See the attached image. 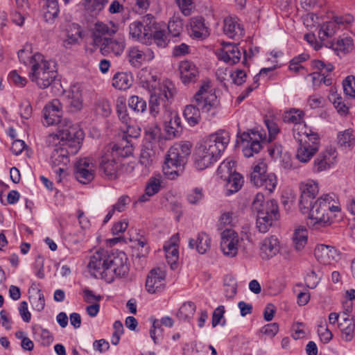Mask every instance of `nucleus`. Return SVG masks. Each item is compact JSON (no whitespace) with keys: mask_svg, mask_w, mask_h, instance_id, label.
Wrapping results in <instances>:
<instances>
[{"mask_svg":"<svg viewBox=\"0 0 355 355\" xmlns=\"http://www.w3.org/2000/svg\"><path fill=\"white\" fill-rule=\"evenodd\" d=\"M60 136L52 134L49 135L47 141L49 145L54 146L51 153V162L53 166H58L56 173L58 174V181H61V173L64 171V166L69 162V156L75 155L80 148L84 133L79 127H71L63 129L61 126Z\"/></svg>","mask_w":355,"mask_h":355,"instance_id":"f257e3e1","label":"nucleus"},{"mask_svg":"<svg viewBox=\"0 0 355 355\" xmlns=\"http://www.w3.org/2000/svg\"><path fill=\"white\" fill-rule=\"evenodd\" d=\"M128 257L123 252L115 251L110 254L98 250L94 254L88 263L92 275L112 282L114 276L124 277L129 271Z\"/></svg>","mask_w":355,"mask_h":355,"instance_id":"f03ea898","label":"nucleus"},{"mask_svg":"<svg viewBox=\"0 0 355 355\" xmlns=\"http://www.w3.org/2000/svg\"><path fill=\"white\" fill-rule=\"evenodd\" d=\"M306 209L302 212L309 214L307 224L315 229L329 226L336 217L335 213L340 211V206L330 194L318 198Z\"/></svg>","mask_w":355,"mask_h":355,"instance_id":"7ed1b4c3","label":"nucleus"},{"mask_svg":"<svg viewBox=\"0 0 355 355\" xmlns=\"http://www.w3.org/2000/svg\"><path fill=\"white\" fill-rule=\"evenodd\" d=\"M140 84L142 87L147 89L150 92V114L154 118H157L159 114L164 116L165 110H168L167 103L173 96L171 88V83L166 80L157 87V76H150L149 79H142L140 77Z\"/></svg>","mask_w":355,"mask_h":355,"instance_id":"20e7f679","label":"nucleus"},{"mask_svg":"<svg viewBox=\"0 0 355 355\" xmlns=\"http://www.w3.org/2000/svg\"><path fill=\"white\" fill-rule=\"evenodd\" d=\"M252 207L257 212V227L260 232H266L279 218L277 201L273 199L265 201L262 193L255 196Z\"/></svg>","mask_w":355,"mask_h":355,"instance_id":"39448f33","label":"nucleus"},{"mask_svg":"<svg viewBox=\"0 0 355 355\" xmlns=\"http://www.w3.org/2000/svg\"><path fill=\"white\" fill-rule=\"evenodd\" d=\"M191 153V144H178L171 147L168 151L163 172L168 179H175L182 173L187 157Z\"/></svg>","mask_w":355,"mask_h":355,"instance_id":"423d86ee","label":"nucleus"},{"mask_svg":"<svg viewBox=\"0 0 355 355\" xmlns=\"http://www.w3.org/2000/svg\"><path fill=\"white\" fill-rule=\"evenodd\" d=\"M31 63L32 65L30 73L31 80L36 83L42 89L50 86L56 77L55 67L49 61L44 60V56L40 53L34 54Z\"/></svg>","mask_w":355,"mask_h":355,"instance_id":"0eeeda50","label":"nucleus"},{"mask_svg":"<svg viewBox=\"0 0 355 355\" xmlns=\"http://www.w3.org/2000/svg\"><path fill=\"white\" fill-rule=\"evenodd\" d=\"M211 82L205 80L202 82L198 91L193 96V103L202 113L214 117L219 112L220 101L216 94L211 89Z\"/></svg>","mask_w":355,"mask_h":355,"instance_id":"6e6552de","label":"nucleus"},{"mask_svg":"<svg viewBox=\"0 0 355 355\" xmlns=\"http://www.w3.org/2000/svg\"><path fill=\"white\" fill-rule=\"evenodd\" d=\"M43 115L45 124L58 125V134H56L58 136H60L62 125L64 127L63 129L67 130L71 127H78L77 125L72 124L71 121L67 119H62V104L58 99H53L45 105L43 109Z\"/></svg>","mask_w":355,"mask_h":355,"instance_id":"1a4fd4ad","label":"nucleus"},{"mask_svg":"<svg viewBox=\"0 0 355 355\" xmlns=\"http://www.w3.org/2000/svg\"><path fill=\"white\" fill-rule=\"evenodd\" d=\"M267 165L263 162L254 166L250 174V181L256 187H263L272 193L277 184V176L274 173H266Z\"/></svg>","mask_w":355,"mask_h":355,"instance_id":"9d476101","label":"nucleus"},{"mask_svg":"<svg viewBox=\"0 0 355 355\" xmlns=\"http://www.w3.org/2000/svg\"><path fill=\"white\" fill-rule=\"evenodd\" d=\"M132 128L128 126L127 132L123 135L122 139L117 144L107 146L105 149L108 150L110 153L112 154L113 157L116 159L118 157H127L132 155L133 148L131 144V140L128 138H137L139 133L136 132L135 135H132Z\"/></svg>","mask_w":355,"mask_h":355,"instance_id":"9b49d317","label":"nucleus"},{"mask_svg":"<svg viewBox=\"0 0 355 355\" xmlns=\"http://www.w3.org/2000/svg\"><path fill=\"white\" fill-rule=\"evenodd\" d=\"M220 249L223 254L230 257H235L241 239L236 232L232 229H225L220 234Z\"/></svg>","mask_w":355,"mask_h":355,"instance_id":"f8f14e48","label":"nucleus"},{"mask_svg":"<svg viewBox=\"0 0 355 355\" xmlns=\"http://www.w3.org/2000/svg\"><path fill=\"white\" fill-rule=\"evenodd\" d=\"M302 135L295 136V139L298 142L299 147L297 150L296 158L302 163L309 162L318 152L316 137H313L311 138L313 141V144L308 145L306 144V137L304 135L303 132L301 131Z\"/></svg>","mask_w":355,"mask_h":355,"instance_id":"ddd939ff","label":"nucleus"},{"mask_svg":"<svg viewBox=\"0 0 355 355\" xmlns=\"http://www.w3.org/2000/svg\"><path fill=\"white\" fill-rule=\"evenodd\" d=\"M228 143L229 137L227 133L223 132L211 135L200 146L205 148L206 150L210 152L211 155L217 158L224 151Z\"/></svg>","mask_w":355,"mask_h":355,"instance_id":"4468645a","label":"nucleus"},{"mask_svg":"<svg viewBox=\"0 0 355 355\" xmlns=\"http://www.w3.org/2000/svg\"><path fill=\"white\" fill-rule=\"evenodd\" d=\"M166 272L160 268L152 269L146 278V288L151 294L160 293L165 288Z\"/></svg>","mask_w":355,"mask_h":355,"instance_id":"2eb2a0df","label":"nucleus"},{"mask_svg":"<svg viewBox=\"0 0 355 355\" xmlns=\"http://www.w3.org/2000/svg\"><path fill=\"white\" fill-rule=\"evenodd\" d=\"M159 119L163 122L164 130L169 139L177 137L182 132L181 119L178 114L165 110L164 116H162Z\"/></svg>","mask_w":355,"mask_h":355,"instance_id":"dca6fc26","label":"nucleus"},{"mask_svg":"<svg viewBox=\"0 0 355 355\" xmlns=\"http://www.w3.org/2000/svg\"><path fill=\"white\" fill-rule=\"evenodd\" d=\"M116 31L117 27L113 24L108 25L101 21L96 22L92 29V44L94 47L101 45L104 40L108 38L107 36L115 34Z\"/></svg>","mask_w":355,"mask_h":355,"instance_id":"f3484780","label":"nucleus"},{"mask_svg":"<svg viewBox=\"0 0 355 355\" xmlns=\"http://www.w3.org/2000/svg\"><path fill=\"white\" fill-rule=\"evenodd\" d=\"M260 256L263 260H269L275 257L281 250L279 239L272 235L265 238L259 244Z\"/></svg>","mask_w":355,"mask_h":355,"instance_id":"a211bd4d","label":"nucleus"},{"mask_svg":"<svg viewBox=\"0 0 355 355\" xmlns=\"http://www.w3.org/2000/svg\"><path fill=\"white\" fill-rule=\"evenodd\" d=\"M336 157V150L331 148L320 153L314 160L313 171L320 173L330 168L334 164Z\"/></svg>","mask_w":355,"mask_h":355,"instance_id":"6ab92c4d","label":"nucleus"},{"mask_svg":"<svg viewBox=\"0 0 355 355\" xmlns=\"http://www.w3.org/2000/svg\"><path fill=\"white\" fill-rule=\"evenodd\" d=\"M218 59L229 64H234L239 62L241 52L237 44L223 43V48L218 50Z\"/></svg>","mask_w":355,"mask_h":355,"instance_id":"aec40b11","label":"nucleus"},{"mask_svg":"<svg viewBox=\"0 0 355 355\" xmlns=\"http://www.w3.org/2000/svg\"><path fill=\"white\" fill-rule=\"evenodd\" d=\"M110 152L109 149H103L99 168L107 178L115 179L117 177L118 164L116 159Z\"/></svg>","mask_w":355,"mask_h":355,"instance_id":"412c9836","label":"nucleus"},{"mask_svg":"<svg viewBox=\"0 0 355 355\" xmlns=\"http://www.w3.org/2000/svg\"><path fill=\"white\" fill-rule=\"evenodd\" d=\"M302 194L300 200V209L301 211H306L308 206H311L314 202L315 197L318 193V186L315 182L304 184L301 187Z\"/></svg>","mask_w":355,"mask_h":355,"instance_id":"4be33fe9","label":"nucleus"},{"mask_svg":"<svg viewBox=\"0 0 355 355\" xmlns=\"http://www.w3.org/2000/svg\"><path fill=\"white\" fill-rule=\"evenodd\" d=\"M314 254L317 260L324 265L330 264L339 256L335 248L323 244L318 245L315 247Z\"/></svg>","mask_w":355,"mask_h":355,"instance_id":"5701e85b","label":"nucleus"},{"mask_svg":"<svg viewBox=\"0 0 355 355\" xmlns=\"http://www.w3.org/2000/svg\"><path fill=\"white\" fill-rule=\"evenodd\" d=\"M96 48L100 49V52L103 55L109 54H114V55H121L125 49V42L123 40H116L108 37L102 42L99 46Z\"/></svg>","mask_w":355,"mask_h":355,"instance_id":"b1692460","label":"nucleus"},{"mask_svg":"<svg viewBox=\"0 0 355 355\" xmlns=\"http://www.w3.org/2000/svg\"><path fill=\"white\" fill-rule=\"evenodd\" d=\"M180 78L184 84L194 83L199 76V71L197 67L191 62L182 61L179 65Z\"/></svg>","mask_w":355,"mask_h":355,"instance_id":"393cba45","label":"nucleus"},{"mask_svg":"<svg viewBox=\"0 0 355 355\" xmlns=\"http://www.w3.org/2000/svg\"><path fill=\"white\" fill-rule=\"evenodd\" d=\"M194 157V164L198 170L205 169L217 159L214 155H211L210 152L206 150L205 148H203L200 145L196 148Z\"/></svg>","mask_w":355,"mask_h":355,"instance_id":"a878e982","label":"nucleus"},{"mask_svg":"<svg viewBox=\"0 0 355 355\" xmlns=\"http://www.w3.org/2000/svg\"><path fill=\"white\" fill-rule=\"evenodd\" d=\"M223 32L231 39H239L244 35V31L238 23V19L230 16L223 20Z\"/></svg>","mask_w":355,"mask_h":355,"instance_id":"bb28decb","label":"nucleus"},{"mask_svg":"<svg viewBox=\"0 0 355 355\" xmlns=\"http://www.w3.org/2000/svg\"><path fill=\"white\" fill-rule=\"evenodd\" d=\"M178 234H174L164 245V250L166 253V259L167 262L173 266L175 264L179 258L178 252Z\"/></svg>","mask_w":355,"mask_h":355,"instance_id":"cd10ccee","label":"nucleus"},{"mask_svg":"<svg viewBox=\"0 0 355 355\" xmlns=\"http://www.w3.org/2000/svg\"><path fill=\"white\" fill-rule=\"evenodd\" d=\"M155 153L152 148L145 146L141 149L139 157V166H142L143 168L141 175L146 176L150 173Z\"/></svg>","mask_w":355,"mask_h":355,"instance_id":"c85d7f7f","label":"nucleus"},{"mask_svg":"<svg viewBox=\"0 0 355 355\" xmlns=\"http://www.w3.org/2000/svg\"><path fill=\"white\" fill-rule=\"evenodd\" d=\"M190 248H195L200 254H205L211 248V239L209 235L205 232L198 234L197 239H191L189 242Z\"/></svg>","mask_w":355,"mask_h":355,"instance_id":"c756f323","label":"nucleus"},{"mask_svg":"<svg viewBox=\"0 0 355 355\" xmlns=\"http://www.w3.org/2000/svg\"><path fill=\"white\" fill-rule=\"evenodd\" d=\"M132 82V76L126 72H117L112 78V86L119 90L128 89Z\"/></svg>","mask_w":355,"mask_h":355,"instance_id":"7c9ffc66","label":"nucleus"},{"mask_svg":"<svg viewBox=\"0 0 355 355\" xmlns=\"http://www.w3.org/2000/svg\"><path fill=\"white\" fill-rule=\"evenodd\" d=\"M308 232L306 227L300 226L295 230L293 241L295 249L300 251L307 243Z\"/></svg>","mask_w":355,"mask_h":355,"instance_id":"2f4dec72","label":"nucleus"},{"mask_svg":"<svg viewBox=\"0 0 355 355\" xmlns=\"http://www.w3.org/2000/svg\"><path fill=\"white\" fill-rule=\"evenodd\" d=\"M80 37V27L78 24H72L67 30V37L63 41V45L65 48H70L72 45L77 44Z\"/></svg>","mask_w":355,"mask_h":355,"instance_id":"473e14b6","label":"nucleus"},{"mask_svg":"<svg viewBox=\"0 0 355 355\" xmlns=\"http://www.w3.org/2000/svg\"><path fill=\"white\" fill-rule=\"evenodd\" d=\"M191 34L196 38L205 37L208 34L207 29L201 17H193L190 21Z\"/></svg>","mask_w":355,"mask_h":355,"instance_id":"72a5a7b5","label":"nucleus"},{"mask_svg":"<svg viewBox=\"0 0 355 355\" xmlns=\"http://www.w3.org/2000/svg\"><path fill=\"white\" fill-rule=\"evenodd\" d=\"M200 110L196 104L188 105L185 107L184 110V116L187 121L188 123L194 126L198 124L200 119Z\"/></svg>","mask_w":355,"mask_h":355,"instance_id":"f704fd0d","label":"nucleus"},{"mask_svg":"<svg viewBox=\"0 0 355 355\" xmlns=\"http://www.w3.org/2000/svg\"><path fill=\"white\" fill-rule=\"evenodd\" d=\"M301 131L303 132L304 135L307 136L306 137V144L308 145L313 144V141L311 140V137H315L317 140V149L319 150L320 147V137L318 133L313 132L312 130H311L309 128H308L305 124H300L297 125L295 128H293V137H295V136L300 137V135H302L301 133Z\"/></svg>","mask_w":355,"mask_h":355,"instance_id":"c9c22d12","label":"nucleus"},{"mask_svg":"<svg viewBox=\"0 0 355 355\" xmlns=\"http://www.w3.org/2000/svg\"><path fill=\"white\" fill-rule=\"evenodd\" d=\"M43 9L44 10V17L46 21L53 20L58 17L59 13V6L58 0H43Z\"/></svg>","mask_w":355,"mask_h":355,"instance_id":"e433bc0d","label":"nucleus"},{"mask_svg":"<svg viewBox=\"0 0 355 355\" xmlns=\"http://www.w3.org/2000/svg\"><path fill=\"white\" fill-rule=\"evenodd\" d=\"M196 306L192 302H184L177 312L176 316L182 320H189L194 315Z\"/></svg>","mask_w":355,"mask_h":355,"instance_id":"4c0bfd02","label":"nucleus"},{"mask_svg":"<svg viewBox=\"0 0 355 355\" xmlns=\"http://www.w3.org/2000/svg\"><path fill=\"white\" fill-rule=\"evenodd\" d=\"M108 0H84L83 6L92 15H96L103 10Z\"/></svg>","mask_w":355,"mask_h":355,"instance_id":"58836bf2","label":"nucleus"},{"mask_svg":"<svg viewBox=\"0 0 355 355\" xmlns=\"http://www.w3.org/2000/svg\"><path fill=\"white\" fill-rule=\"evenodd\" d=\"M226 182L227 192L228 194H232L241 188L243 180L239 173L234 172Z\"/></svg>","mask_w":355,"mask_h":355,"instance_id":"ea45409f","label":"nucleus"},{"mask_svg":"<svg viewBox=\"0 0 355 355\" xmlns=\"http://www.w3.org/2000/svg\"><path fill=\"white\" fill-rule=\"evenodd\" d=\"M69 105L75 110H79L83 106L82 94L79 87L73 86L69 92Z\"/></svg>","mask_w":355,"mask_h":355,"instance_id":"a19ab883","label":"nucleus"},{"mask_svg":"<svg viewBox=\"0 0 355 355\" xmlns=\"http://www.w3.org/2000/svg\"><path fill=\"white\" fill-rule=\"evenodd\" d=\"M331 47L335 51L342 52L344 53H348L354 49L353 40L350 37L338 40L336 42H333L331 44Z\"/></svg>","mask_w":355,"mask_h":355,"instance_id":"79ce46f5","label":"nucleus"},{"mask_svg":"<svg viewBox=\"0 0 355 355\" xmlns=\"http://www.w3.org/2000/svg\"><path fill=\"white\" fill-rule=\"evenodd\" d=\"M140 22L142 23L144 33L146 35H152V31L161 26L159 23L156 22L154 16L151 14H147L142 17Z\"/></svg>","mask_w":355,"mask_h":355,"instance_id":"37998d69","label":"nucleus"},{"mask_svg":"<svg viewBox=\"0 0 355 355\" xmlns=\"http://www.w3.org/2000/svg\"><path fill=\"white\" fill-rule=\"evenodd\" d=\"M303 112L297 109H291L283 114V120L286 123H292L295 124V128L297 125L302 124Z\"/></svg>","mask_w":355,"mask_h":355,"instance_id":"c03bdc74","label":"nucleus"},{"mask_svg":"<svg viewBox=\"0 0 355 355\" xmlns=\"http://www.w3.org/2000/svg\"><path fill=\"white\" fill-rule=\"evenodd\" d=\"M235 162L232 161H224L217 169V175L226 181L234 173V167Z\"/></svg>","mask_w":355,"mask_h":355,"instance_id":"a18cd8bd","label":"nucleus"},{"mask_svg":"<svg viewBox=\"0 0 355 355\" xmlns=\"http://www.w3.org/2000/svg\"><path fill=\"white\" fill-rule=\"evenodd\" d=\"M338 144L345 147H350L355 143V138L352 129H347L341 131L338 134Z\"/></svg>","mask_w":355,"mask_h":355,"instance_id":"49530a36","label":"nucleus"},{"mask_svg":"<svg viewBox=\"0 0 355 355\" xmlns=\"http://www.w3.org/2000/svg\"><path fill=\"white\" fill-rule=\"evenodd\" d=\"M337 25L334 21H328L321 26L318 33L321 40H325L328 37H331L337 31Z\"/></svg>","mask_w":355,"mask_h":355,"instance_id":"de8ad7c7","label":"nucleus"},{"mask_svg":"<svg viewBox=\"0 0 355 355\" xmlns=\"http://www.w3.org/2000/svg\"><path fill=\"white\" fill-rule=\"evenodd\" d=\"M225 295L227 298H233L236 293L237 284L234 277L230 275L225 276L223 283Z\"/></svg>","mask_w":355,"mask_h":355,"instance_id":"09e8293b","label":"nucleus"},{"mask_svg":"<svg viewBox=\"0 0 355 355\" xmlns=\"http://www.w3.org/2000/svg\"><path fill=\"white\" fill-rule=\"evenodd\" d=\"M152 37L155 43L161 48H165L168 43V40L165 31L161 26L152 31V35H148Z\"/></svg>","mask_w":355,"mask_h":355,"instance_id":"8fccbe9b","label":"nucleus"},{"mask_svg":"<svg viewBox=\"0 0 355 355\" xmlns=\"http://www.w3.org/2000/svg\"><path fill=\"white\" fill-rule=\"evenodd\" d=\"M175 323L174 320L169 316H164L161 319L154 320L153 322V331H164L171 328Z\"/></svg>","mask_w":355,"mask_h":355,"instance_id":"3c124183","label":"nucleus"},{"mask_svg":"<svg viewBox=\"0 0 355 355\" xmlns=\"http://www.w3.org/2000/svg\"><path fill=\"white\" fill-rule=\"evenodd\" d=\"M129 62L135 67H139L142 62L145 61L143 50H139L137 47H132L129 51Z\"/></svg>","mask_w":355,"mask_h":355,"instance_id":"603ef678","label":"nucleus"},{"mask_svg":"<svg viewBox=\"0 0 355 355\" xmlns=\"http://www.w3.org/2000/svg\"><path fill=\"white\" fill-rule=\"evenodd\" d=\"M95 171L86 169H75L74 175L76 179L80 183L86 184L92 182L94 178Z\"/></svg>","mask_w":355,"mask_h":355,"instance_id":"864d4df0","label":"nucleus"},{"mask_svg":"<svg viewBox=\"0 0 355 355\" xmlns=\"http://www.w3.org/2000/svg\"><path fill=\"white\" fill-rule=\"evenodd\" d=\"M130 35L135 39L139 40H142L148 35H144V27L142 26V23L140 21H136L130 24L129 27Z\"/></svg>","mask_w":355,"mask_h":355,"instance_id":"5fc2aeb1","label":"nucleus"},{"mask_svg":"<svg viewBox=\"0 0 355 355\" xmlns=\"http://www.w3.org/2000/svg\"><path fill=\"white\" fill-rule=\"evenodd\" d=\"M183 29L182 21L178 17H173L168 24V33L173 37H178Z\"/></svg>","mask_w":355,"mask_h":355,"instance_id":"6e6d98bb","label":"nucleus"},{"mask_svg":"<svg viewBox=\"0 0 355 355\" xmlns=\"http://www.w3.org/2000/svg\"><path fill=\"white\" fill-rule=\"evenodd\" d=\"M128 105L131 109L138 112H143L146 109V102L137 96H132L130 98Z\"/></svg>","mask_w":355,"mask_h":355,"instance_id":"4d7b16f0","label":"nucleus"},{"mask_svg":"<svg viewBox=\"0 0 355 355\" xmlns=\"http://www.w3.org/2000/svg\"><path fill=\"white\" fill-rule=\"evenodd\" d=\"M343 89L346 95L355 98V77L347 76L343 82Z\"/></svg>","mask_w":355,"mask_h":355,"instance_id":"13d9d810","label":"nucleus"},{"mask_svg":"<svg viewBox=\"0 0 355 355\" xmlns=\"http://www.w3.org/2000/svg\"><path fill=\"white\" fill-rule=\"evenodd\" d=\"M204 198V193L202 188L196 187L191 189L187 194V200L190 204H198Z\"/></svg>","mask_w":355,"mask_h":355,"instance_id":"bf43d9fd","label":"nucleus"},{"mask_svg":"<svg viewBox=\"0 0 355 355\" xmlns=\"http://www.w3.org/2000/svg\"><path fill=\"white\" fill-rule=\"evenodd\" d=\"M160 180L156 178H150L146 184L145 191L147 196H154L158 193L161 189Z\"/></svg>","mask_w":355,"mask_h":355,"instance_id":"052dcab7","label":"nucleus"},{"mask_svg":"<svg viewBox=\"0 0 355 355\" xmlns=\"http://www.w3.org/2000/svg\"><path fill=\"white\" fill-rule=\"evenodd\" d=\"M331 101L338 113L340 114H347L348 113L349 107L346 105L341 96L332 94Z\"/></svg>","mask_w":355,"mask_h":355,"instance_id":"680f3d73","label":"nucleus"},{"mask_svg":"<svg viewBox=\"0 0 355 355\" xmlns=\"http://www.w3.org/2000/svg\"><path fill=\"white\" fill-rule=\"evenodd\" d=\"M261 148V143L257 140V138L255 137L254 141L249 145H246L244 149V155L245 157H251L253 155V153H258Z\"/></svg>","mask_w":355,"mask_h":355,"instance_id":"e2e57ef3","label":"nucleus"},{"mask_svg":"<svg viewBox=\"0 0 355 355\" xmlns=\"http://www.w3.org/2000/svg\"><path fill=\"white\" fill-rule=\"evenodd\" d=\"M315 68L319 70L320 73L322 76H327L329 73L331 72L334 69V66L331 63H324L321 60H315L313 62Z\"/></svg>","mask_w":355,"mask_h":355,"instance_id":"0e129e2a","label":"nucleus"},{"mask_svg":"<svg viewBox=\"0 0 355 355\" xmlns=\"http://www.w3.org/2000/svg\"><path fill=\"white\" fill-rule=\"evenodd\" d=\"M96 112L103 116H107L111 113V107L107 101H99L96 106Z\"/></svg>","mask_w":355,"mask_h":355,"instance_id":"69168bd1","label":"nucleus"},{"mask_svg":"<svg viewBox=\"0 0 355 355\" xmlns=\"http://www.w3.org/2000/svg\"><path fill=\"white\" fill-rule=\"evenodd\" d=\"M225 312V309L224 306H219L214 309L211 320V324L214 327L220 324L221 320L224 317Z\"/></svg>","mask_w":355,"mask_h":355,"instance_id":"338daca9","label":"nucleus"},{"mask_svg":"<svg viewBox=\"0 0 355 355\" xmlns=\"http://www.w3.org/2000/svg\"><path fill=\"white\" fill-rule=\"evenodd\" d=\"M95 165L89 157L79 159L75 166V169H86L89 171H95Z\"/></svg>","mask_w":355,"mask_h":355,"instance_id":"774afa93","label":"nucleus"}]
</instances>
